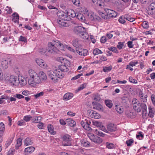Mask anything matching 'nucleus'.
I'll return each instance as SVG.
<instances>
[{
    "label": "nucleus",
    "instance_id": "nucleus-6",
    "mask_svg": "<svg viewBox=\"0 0 155 155\" xmlns=\"http://www.w3.org/2000/svg\"><path fill=\"white\" fill-rule=\"evenodd\" d=\"M47 50L49 52L53 54L57 53L59 51L54 46L52 42H50L48 43Z\"/></svg>",
    "mask_w": 155,
    "mask_h": 155
},
{
    "label": "nucleus",
    "instance_id": "nucleus-1",
    "mask_svg": "<svg viewBox=\"0 0 155 155\" xmlns=\"http://www.w3.org/2000/svg\"><path fill=\"white\" fill-rule=\"evenodd\" d=\"M28 79V83L29 85L34 87L41 83V80L37 73L32 69H30L28 71V75L25 77Z\"/></svg>",
    "mask_w": 155,
    "mask_h": 155
},
{
    "label": "nucleus",
    "instance_id": "nucleus-52",
    "mask_svg": "<svg viewBox=\"0 0 155 155\" xmlns=\"http://www.w3.org/2000/svg\"><path fill=\"white\" fill-rule=\"evenodd\" d=\"M126 114L127 116L130 118H132L133 116V113L132 112L130 111H127L126 112Z\"/></svg>",
    "mask_w": 155,
    "mask_h": 155
},
{
    "label": "nucleus",
    "instance_id": "nucleus-30",
    "mask_svg": "<svg viewBox=\"0 0 155 155\" xmlns=\"http://www.w3.org/2000/svg\"><path fill=\"white\" fill-rule=\"evenodd\" d=\"M139 96L140 98L141 99V101L143 102H146L147 101V95L143 94L142 92L141 91L139 93Z\"/></svg>",
    "mask_w": 155,
    "mask_h": 155
},
{
    "label": "nucleus",
    "instance_id": "nucleus-19",
    "mask_svg": "<svg viewBox=\"0 0 155 155\" xmlns=\"http://www.w3.org/2000/svg\"><path fill=\"white\" fill-rule=\"evenodd\" d=\"M76 18L80 21L87 23V21L84 16L81 14L78 13Z\"/></svg>",
    "mask_w": 155,
    "mask_h": 155
},
{
    "label": "nucleus",
    "instance_id": "nucleus-16",
    "mask_svg": "<svg viewBox=\"0 0 155 155\" xmlns=\"http://www.w3.org/2000/svg\"><path fill=\"white\" fill-rule=\"evenodd\" d=\"M10 62V61L3 60L0 62V67L3 70L6 69L8 68Z\"/></svg>",
    "mask_w": 155,
    "mask_h": 155
},
{
    "label": "nucleus",
    "instance_id": "nucleus-59",
    "mask_svg": "<svg viewBox=\"0 0 155 155\" xmlns=\"http://www.w3.org/2000/svg\"><path fill=\"white\" fill-rule=\"evenodd\" d=\"M134 141L133 140L130 139L127 140L126 143L128 146H130L131 145L132 143L134 142Z\"/></svg>",
    "mask_w": 155,
    "mask_h": 155
},
{
    "label": "nucleus",
    "instance_id": "nucleus-31",
    "mask_svg": "<svg viewBox=\"0 0 155 155\" xmlns=\"http://www.w3.org/2000/svg\"><path fill=\"white\" fill-rule=\"evenodd\" d=\"M149 114L148 115L150 117H153L154 115V110L153 108L150 106L148 107Z\"/></svg>",
    "mask_w": 155,
    "mask_h": 155
},
{
    "label": "nucleus",
    "instance_id": "nucleus-12",
    "mask_svg": "<svg viewBox=\"0 0 155 155\" xmlns=\"http://www.w3.org/2000/svg\"><path fill=\"white\" fill-rule=\"evenodd\" d=\"M52 42L55 47H58L60 50L62 51H64V48L66 46L64 45H63L60 41L57 40L53 41Z\"/></svg>",
    "mask_w": 155,
    "mask_h": 155
},
{
    "label": "nucleus",
    "instance_id": "nucleus-7",
    "mask_svg": "<svg viewBox=\"0 0 155 155\" xmlns=\"http://www.w3.org/2000/svg\"><path fill=\"white\" fill-rule=\"evenodd\" d=\"M84 14L87 18L91 21L95 20L97 18V16L93 12L91 11H87Z\"/></svg>",
    "mask_w": 155,
    "mask_h": 155
},
{
    "label": "nucleus",
    "instance_id": "nucleus-63",
    "mask_svg": "<svg viewBox=\"0 0 155 155\" xmlns=\"http://www.w3.org/2000/svg\"><path fill=\"white\" fill-rule=\"evenodd\" d=\"M138 63V62L137 61H131L129 63V64L132 67H133L135 66Z\"/></svg>",
    "mask_w": 155,
    "mask_h": 155
},
{
    "label": "nucleus",
    "instance_id": "nucleus-21",
    "mask_svg": "<svg viewBox=\"0 0 155 155\" xmlns=\"http://www.w3.org/2000/svg\"><path fill=\"white\" fill-rule=\"evenodd\" d=\"M72 45L76 48H80L81 46V41L78 39H75L72 41Z\"/></svg>",
    "mask_w": 155,
    "mask_h": 155
},
{
    "label": "nucleus",
    "instance_id": "nucleus-29",
    "mask_svg": "<svg viewBox=\"0 0 155 155\" xmlns=\"http://www.w3.org/2000/svg\"><path fill=\"white\" fill-rule=\"evenodd\" d=\"M79 35L81 38L84 40H87L89 38L88 35L84 31L80 33Z\"/></svg>",
    "mask_w": 155,
    "mask_h": 155
},
{
    "label": "nucleus",
    "instance_id": "nucleus-57",
    "mask_svg": "<svg viewBox=\"0 0 155 155\" xmlns=\"http://www.w3.org/2000/svg\"><path fill=\"white\" fill-rule=\"evenodd\" d=\"M5 129V125L2 122L0 123V131H3Z\"/></svg>",
    "mask_w": 155,
    "mask_h": 155
},
{
    "label": "nucleus",
    "instance_id": "nucleus-41",
    "mask_svg": "<svg viewBox=\"0 0 155 155\" xmlns=\"http://www.w3.org/2000/svg\"><path fill=\"white\" fill-rule=\"evenodd\" d=\"M108 49L109 50L112 51L113 52L116 53H118L119 52L118 51L116 47H111L108 48Z\"/></svg>",
    "mask_w": 155,
    "mask_h": 155
},
{
    "label": "nucleus",
    "instance_id": "nucleus-11",
    "mask_svg": "<svg viewBox=\"0 0 155 155\" xmlns=\"http://www.w3.org/2000/svg\"><path fill=\"white\" fill-rule=\"evenodd\" d=\"M8 81L12 85H16L18 84V80L17 77L13 75L10 76Z\"/></svg>",
    "mask_w": 155,
    "mask_h": 155
},
{
    "label": "nucleus",
    "instance_id": "nucleus-23",
    "mask_svg": "<svg viewBox=\"0 0 155 155\" xmlns=\"http://www.w3.org/2000/svg\"><path fill=\"white\" fill-rule=\"evenodd\" d=\"M93 108L100 111L103 110V108L102 106L99 103H96L93 104Z\"/></svg>",
    "mask_w": 155,
    "mask_h": 155
},
{
    "label": "nucleus",
    "instance_id": "nucleus-15",
    "mask_svg": "<svg viewBox=\"0 0 155 155\" xmlns=\"http://www.w3.org/2000/svg\"><path fill=\"white\" fill-rule=\"evenodd\" d=\"M75 51L77 53L81 56H86L88 54V50L86 49L76 48Z\"/></svg>",
    "mask_w": 155,
    "mask_h": 155
},
{
    "label": "nucleus",
    "instance_id": "nucleus-24",
    "mask_svg": "<svg viewBox=\"0 0 155 155\" xmlns=\"http://www.w3.org/2000/svg\"><path fill=\"white\" fill-rule=\"evenodd\" d=\"M26 76H25V77H23L22 76L21 77H19L18 79V84L20 83L21 84H22L23 86L25 85L27 83L26 80L25 78H26L25 77Z\"/></svg>",
    "mask_w": 155,
    "mask_h": 155
},
{
    "label": "nucleus",
    "instance_id": "nucleus-60",
    "mask_svg": "<svg viewBox=\"0 0 155 155\" xmlns=\"http://www.w3.org/2000/svg\"><path fill=\"white\" fill-rule=\"evenodd\" d=\"M46 49L45 48H40L38 52L40 54H44L46 52Z\"/></svg>",
    "mask_w": 155,
    "mask_h": 155
},
{
    "label": "nucleus",
    "instance_id": "nucleus-13",
    "mask_svg": "<svg viewBox=\"0 0 155 155\" xmlns=\"http://www.w3.org/2000/svg\"><path fill=\"white\" fill-rule=\"evenodd\" d=\"M105 11L108 18L115 17L117 15V13L114 11L109 9H106Z\"/></svg>",
    "mask_w": 155,
    "mask_h": 155
},
{
    "label": "nucleus",
    "instance_id": "nucleus-47",
    "mask_svg": "<svg viewBox=\"0 0 155 155\" xmlns=\"http://www.w3.org/2000/svg\"><path fill=\"white\" fill-rule=\"evenodd\" d=\"M106 146L107 148L109 149H113L114 147V145L113 144L108 142L106 143Z\"/></svg>",
    "mask_w": 155,
    "mask_h": 155
},
{
    "label": "nucleus",
    "instance_id": "nucleus-62",
    "mask_svg": "<svg viewBox=\"0 0 155 155\" xmlns=\"http://www.w3.org/2000/svg\"><path fill=\"white\" fill-rule=\"evenodd\" d=\"M15 151V150L14 149H10L8 152V155H13Z\"/></svg>",
    "mask_w": 155,
    "mask_h": 155
},
{
    "label": "nucleus",
    "instance_id": "nucleus-44",
    "mask_svg": "<svg viewBox=\"0 0 155 155\" xmlns=\"http://www.w3.org/2000/svg\"><path fill=\"white\" fill-rule=\"evenodd\" d=\"M124 45V42H118L117 47L119 50H120L122 48Z\"/></svg>",
    "mask_w": 155,
    "mask_h": 155
},
{
    "label": "nucleus",
    "instance_id": "nucleus-48",
    "mask_svg": "<svg viewBox=\"0 0 155 155\" xmlns=\"http://www.w3.org/2000/svg\"><path fill=\"white\" fill-rule=\"evenodd\" d=\"M63 140L66 141H68L70 140V136L69 135H65L62 138Z\"/></svg>",
    "mask_w": 155,
    "mask_h": 155
},
{
    "label": "nucleus",
    "instance_id": "nucleus-4",
    "mask_svg": "<svg viewBox=\"0 0 155 155\" xmlns=\"http://www.w3.org/2000/svg\"><path fill=\"white\" fill-rule=\"evenodd\" d=\"M54 71L58 78L61 79L64 76V72L68 71V69L65 65L61 64L59 65Z\"/></svg>",
    "mask_w": 155,
    "mask_h": 155
},
{
    "label": "nucleus",
    "instance_id": "nucleus-9",
    "mask_svg": "<svg viewBox=\"0 0 155 155\" xmlns=\"http://www.w3.org/2000/svg\"><path fill=\"white\" fill-rule=\"evenodd\" d=\"M87 113L88 115L92 118L98 119L101 117V116L99 113L92 110H88Z\"/></svg>",
    "mask_w": 155,
    "mask_h": 155
},
{
    "label": "nucleus",
    "instance_id": "nucleus-17",
    "mask_svg": "<svg viewBox=\"0 0 155 155\" xmlns=\"http://www.w3.org/2000/svg\"><path fill=\"white\" fill-rule=\"evenodd\" d=\"M35 148L33 146L28 147L25 149L24 151V154L25 155H29L34 152Z\"/></svg>",
    "mask_w": 155,
    "mask_h": 155
},
{
    "label": "nucleus",
    "instance_id": "nucleus-54",
    "mask_svg": "<svg viewBox=\"0 0 155 155\" xmlns=\"http://www.w3.org/2000/svg\"><path fill=\"white\" fill-rule=\"evenodd\" d=\"M19 41H22L25 42H27V38L25 37H23L22 36H21L19 38Z\"/></svg>",
    "mask_w": 155,
    "mask_h": 155
},
{
    "label": "nucleus",
    "instance_id": "nucleus-3",
    "mask_svg": "<svg viewBox=\"0 0 155 155\" xmlns=\"http://www.w3.org/2000/svg\"><path fill=\"white\" fill-rule=\"evenodd\" d=\"M133 106L134 109L136 111L139 112L142 109L143 112L147 110L146 104L144 103H140L136 99L134 98L132 100Z\"/></svg>",
    "mask_w": 155,
    "mask_h": 155
},
{
    "label": "nucleus",
    "instance_id": "nucleus-56",
    "mask_svg": "<svg viewBox=\"0 0 155 155\" xmlns=\"http://www.w3.org/2000/svg\"><path fill=\"white\" fill-rule=\"evenodd\" d=\"M90 123H87V124H86V126L84 127V128L85 130H87L88 131H91V130H92V129L89 126Z\"/></svg>",
    "mask_w": 155,
    "mask_h": 155
},
{
    "label": "nucleus",
    "instance_id": "nucleus-50",
    "mask_svg": "<svg viewBox=\"0 0 155 155\" xmlns=\"http://www.w3.org/2000/svg\"><path fill=\"white\" fill-rule=\"evenodd\" d=\"M87 85V83H84L81 84L80 86L78 88V91H80L82 90L86 87Z\"/></svg>",
    "mask_w": 155,
    "mask_h": 155
},
{
    "label": "nucleus",
    "instance_id": "nucleus-22",
    "mask_svg": "<svg viewBox=\"0 0 155 155\" xmlns=\"http://www.w3.org/2000/svg\"><path fill=\"white\" fill-rule=\"evenodd\" d=\"M67 14L69 17L73 18L76 17L77 16L75 12L72 9L68 10L67 12Z\"/></svg>",
    "mask_w": 155,
    "mask_h": 155
},
{
    "label": "nucleus",
    "instance_id": "nucleus-2",
    "mask_svg": "<svg viewBox=\"0 0 155 155\" xmlns=\"http://www.w3.org/2000/svg\"><path fill=\"white\" fill-rule=\"evenodd\" d=\"M58 17L60 19L58 20V23L60 25L64 27H67L68 25V21H65L67 20V13H65L63 11H58L57 13Z\"/></svg>",
    "mask_w": 155,
    "mask_h": 155
},
{
    "label": "nucleus",
    "instance_id": "nucleus-39",
    "mask_svg": "<svg viewBox=\"0 0 155 155\" xmlns=\"http://www.w3.org/2000/svg\"><path fill=\"white\" fill-rule=\"evenodd\" d=\"M112 67L111 66H105L103 67V70L104 72H108L111 70Z\"/></svg>",
    "mask_w": 155,
    "mask_h": 155
},
{
    "label": "nucleus",
    "instance_id": "nucleus-32",
    "mask_svg": "<svg viewBox=\"0 0 155 155\" xmlns=\"http://www.w3.org/2000/svg\"><path fill=\"white\" fill-rule=\"evenodd\" d=\"M81 146L84 147H88L90 146V143L86 140H81Z\"/></svg>",
    "mask_w": 155,
    "mask_h": 155
},
{
    "label": "nucleus",
    "instance_id": "nucleus-58",
    "mask_svg": "<svg viewBox=\"0 0 155 155\" xmlns=\"http://www.w3.org/2000/svg\"><path fill=\"white\" fill-rule=\"evenodd\" d=\"M93 124L94 125L99 127L101 126V123L98 121H95L93 122Z\"/></svg>",
    "mask_w": 155,
    "mask_h": 155
},
{
    "label": "nucleus",
    "instance_id": "nucleus-43",
    "mask_svg": "<svg viewBox=\"0 0 155 155\" xmlns=\"http://www.w3.org/2000/svg\"><path fill=\"white\" fill-rule=\"evenodd\" d=\"M93 53L94 55H96L102 53V52L101 50L96 48L94 50Z\"/></svg>",
    "mask_w": 155,
    "mask_h": 155
},
{
    "label": "nucleus",
    "instance_id": "nucleus-36",
    "mask_svg": "<svg viewBox=\"0 0 155 155\" xmlns=\"http://www.w3.org/2000/svg\"><path fill=\"white\" fill-rule=\"evenodd\" d=\"M91 123L90 121L89 120V118L87 117L85 119V121L82 120L81 122V126L84 127L86 126V124L87 123Z\"/></svg>",
    "mask_w": 155,
    "mask_h": 155
},
{
    "label": "nucleus",
    "instance_id": "nucleus-27",
    "mask_svg": "<svg viewBox=\"0 0 155 155\" xmlns=\"http://www.w3.org/2000/svg\"><path fill=\"white\" fill-rule=\"evenodd\" d=\"M33 143V140L32 138L27 137L25 140V144L27 146L32 144Z\"/></svg>",
    "mask_w": 155,
    "mask_h": 155
},
{
    "label": "nucleus",
    "instance_id": "nucleus-25",
    "mask_svg": "<svg viewBox=\"0 0 155 155\" xmlns=\"http://www.w3.org/2000/svg\"><path fill=\"white\" fill-rule=\"evenodd\" d=\"M38 75L41 80H46L47 78L45 74L43 71H40Z\"/></svg>",
    "mask_w": 155,
    "mask_h": 155
},
{
    "label": "nucleus",
    "instance_id": "nucleus-40",
    "mask_svg": "<svg viewBox=\"0 0 155 155\" xmlns=\"http://www.w3.org/2000/svg\"><path fill=\"white\" fill-rule=\"evenodd\" d=\"M105 102L106 105L109 108H110L112 107L113 106V104L111 101L108 100H105Z\"/></svg>",
    "mask_w": 155,
    "mask_h": 155
},
{
    "label": "nucleus",
    "instance_id": "nucleus-26",
    "mask_svg": "<svg viewBox=\"0 0 155 155\" xmlns=\"http://www.w3.org/2000/svg\"><path fill=\"white\" fill-rule=\"evenodd\" d=\"M66 122L67 124L71 127H74L76 125V122L71 119H67Z\"/></svg>",
    "mask_w": 155,
    "mask_h": 155
},
{
    "label": "nucleus",
    "instance_id": "nucleus-53",
    "mask_svg": "<svg viewBox=\"0 0 155 155\" xmlns=\"http://www.w3.org/2000/svg\"><path fill=\"white\" fill-rule=\"evenodd\" d=\"M14 97H16L18 99H21L24 98V97L22 95L20 94H16L13 95Z\"/></svg>",
    "mask_w": 155,
    "mask_h": 155
},
{
    "label": "nucleus",
    "instance_id": "nucleus-18",
    "mask_svg": "<svg viewBox=\"0 0 155 155\" xmlns=\"http://www.w3.org/2000/svg\"><path fill=\"white\" fill-rule=\"evenodd\" d=\"M84 28L81 26H77L74 28V31L78 35L81 32L84 31Z\"/></svg>",
    "mask_w": 155,
    "mask_h": 155
},
{
    "label": "nucleus",
    "instance_id": "nucleus-28",
    "mask_svg": "<svg viewBox=\"0 0 155 155\" xmlns=\"http://www.w3.org/2000/svg\"><path fill=\"white\" fill-rule=\"evenodd\" d=\"M73 94L70 93H68L65 94L63 96V98L65 100H68L71 99L73 97Z\"/></svg>",
    "mask_w": 155,
    "mask_h": 155
},
{
    "label": "nucleus",
    "instance_id": "nucleus-20",
    "mask_svg": "<svg viewBox=\"0 0 155 155\" xmlns=\"http://www.w3.org/2000/svg\"><path fill=\"white\" fill-rule=\"evenodd\" d=\"M107 129L110 131H114L117 130V128L115 125L113 123L109 124L107 127Z\"/></svg>",
    "mask_w": 155,
    "mask_h": 155
},
{
    "label": "nucleus",
    "instance_id": "nucleus-51",
    "mask_svg": "<svg viewBox=\"0 0 155 155\" xmlns=\"http://www.w3.org/2000/svg\"><path fill=\"white\" fill-rule=\"evenodd\" d=\"M136 138L140 140H141L143 137V135L142 134V132H139L138 134H137L136 135Z\"/></svg>",
    "mask_w": 155,
    "mask_h": 155
},
{
    "label": "nucleus",
    "instance_id": "nucleus-37",
    "mask_svg": "<svg viewBox=\"0 0 155 155\" xmlns=\"http://www.w3.org/2000/svg\"><path fill=\"white\" fill-rule=\"evenodd\" d=\"M22 141V140L21 138H18L17 140V143L15 145V148L16 149H18L21 146Z\"/></svg>",
    "mask_w": 155,
    "mask_h": 155
},
{
    "label": "nucleus",
    "instance_id": "nucleus-5",
    "mask_svg": "<svg viewBox=\"0 0 155 155\" xmlns=\"http://www.w3.org/2000/svg\"><path fill=\"white\" fill-rule=\"evenodd\" d=\"M88 136L91 141L96 143L100 144L102 141V140L101 138L93 134H88Z\"/></svg>",
    "mask_w": 155,
    "mask_h": 155
},
{
    "label": "nucleus",
    "instance_id": "nucleus-10",
    "mask_svg": "<svg viewBox=\"0 0 155 155\" xmlns=\"http://www.w3.org/2000/svg\"><path fill=\"white\" fill-rule=\"evenodd\" d=\"M37 64L43 68L47 69L48 68V64L42 59L37 58L35 60Z\"/></svg>",
    "mask_w": 155,
    "mask_h": 155
},
{
    "label": "nucleus",
    "instance_id": "nucleus-35",
    "mask_svg": "<svg viewBox=\"0 0 155 155\" xmlns=\"http://www.w3.org/2000/svg\"><path fill=\"white\" fill-rule=\"evenodd\" d=\"M48 130L51 134L54 135L55 134L54 130V127L51 124H49L47 127Z\"/></svg>",
    "mask_w": 155,
    "mask_h": 155
},
{
    "label": "nucleus",
    "instance_id": "nucleus-55",
    "mask_svg": "<svg viewBox=\"0 0 155 155\" xmlns=\"http://www.w3.org/2000/svg\"><path fill=\"white\" fill-rule=\"evenodd\" d=\"M31 120L32 122L34 123H40L39 121H38V117L37 116H34Z\"/></svg>",
    "mask_w": 155,
    "mask_h": 155
},
{
    "label": "nucleus",
    "instance_id": "nucleus-45",
    "mask_svg": "<svg viewBox=\"0 0 155 155\" xmlns=\"http://www.w3.org/2000/svg\"><path fill=\"white\" fill-rule=\"evenodd\" d=\"M32 118V117L29 115H26L24 117L23 120L26 122H28Z\"/></svg>",
    "mask_w": 155,
    "mask_h": 155
},
{
    "label": "nucleus",
    "instance_id": "nucleus-49",
    "mask_svg": "<svg viewBox=\"0 0 155 155\" xmlns=\"http://www.w3.org/2000/svg\"><path fill=\"white\" fill-rule=\"evenodd\" d=\"M125 19V15L124 16H122L119 19L118 21L120 23L123 24L126 22Z\"/></svg>",
    "mask_w": 155,
    "mask_h": 155
},
{
    "label": "nucleus",
    "instance_id": "nucleus-38",
    "mask_svg": "<svg viewBox=\"0 0 155 155\" xmlns=\"http://www.w3.org/2000/svg\"><path fill=\"white\" fill-rule=\"evenodd\" d=\"M94 131L96 134L100 136L104 137L105 135V134L103 133L101 131L98 130L97 129L94 130Z\"/></svg>",
    "mask_w": 155,
    "mask_h": 155
},
{
    "label": "nucleus",
    "instance_id": "nucleus-8",
    "mask_svg": "<svg viewBox=\"0 0 155 155\" xmlns=\"http://www.w3.org/2000/svg\"><path fill=\"white\" fill-rule=\"evenodd\" d=\"M48 74L50 78L52 81L55 83L58 82V79L57 75L55 74L54 71H48Z\"/></svg>",
    "mask_w": 155,
    "mask_h": 155
},
{
    "label": "nucleus",
    "instance_id": "nucleus-42",
    "mask_svg": "<svg viewBox=\"0 0 155 155\" xmlns=\"http://www.w3.org/2000/svg\"><path fill=\"white\" fill-rule=\"evenodd\" d=\"M45 94V92L41 91L39 93L34 94L33 96L35 98H37L43 96Z\"/></svg>",
    "mask_w": 155,
    "mask_h": 155
},
{
    "label": "nucleus",
    "instance_id": "nucleus-61",
    "mask_svg": "<svg viewBox=\"0 0 155 155\" xmlns=\"http://www.w3.org/2000/svg\"><path fill=\"white\" fill-rule=\"evenodd\" d=\"M127 46L130 48H132L134 47V45L133 44L132 41H128L127 43Z\"/></svg>",
    "mask_w": 155,
    "mask_h": 155
},
{
    "label": "nucleus",
    "instance_id": "nucleus-46",
    "mask_svg": "<svg viewBox=\"0 0 155 155\" xmlns=\"http://www.w3.org/2000/svg\"><path fill=\"white\" fill-rule=\"evenodd\" d=\"M125 19L130 22H132L135 20L134 18H132L128 15H125Z\"/></svg>",
    "mask_w": 155,
    "mask_h": 155
},
{
    "label": "nucleus",
    "instance_id": "nucleus-64",
    "mask_svg": "<svg viewBox=\"0 0 155 155\" xmlns=\"http://www.w3.org/2000/svg\"><path fill=\"white\" fill-rule=\"evenodd\" d=\"M113 33V32H112V31H111L109 33H107L106 36L109 39H110L113 37V35H114V34Z\"/></svg>",
    "mask_w": 155,
    "mask_h": 155
},
{
    "label": "nucleus",
    "instance_id": "nucleus-34",
    "mask_svg": "<svg viewBox=\"0 0 155 155\" xmlns=\"http://www.w3.org/2000/svg\"><path fill=\"white\" fill-rule=\"evenodd\" d=\"M12 20L14 22H17L19 20V16L18 14L16 13H15L12 14Z\"/></svg>",
    "mask_w": 155,
    "mask_h": 155
},
{
    "label": "nucleus",
    "instance_id": "nucleus-14",
    "mask_svg": "<svg viewBox=\"0 0 155 155\" xmlns=\"http://www.w3.org/2000/svg\"><path fill=\"white\" fill-rule=\"evenodd\" d=\"M147 13L149 15L155 14V3H152L150 4Z\"/></svg>",
    "mask_w": 155,
    "mask_h": 155
},
{
    "label": "nucleus",
    "instance_id": "nucleus-33",
    "mask_svg": "<svg viewBox=\"0 0 155 155\" xmlns=\"http://www.w3.org/2000/svg\"><path fill=\"white\" fill-rule=\"evenodd\" d=\"M115 108L116 111L119 114H121L124 111V109L120 105H116Z\"/></svg>",
    "mask_w": 155,
    "mask_h": 155
}]
</instances>
